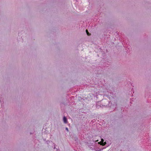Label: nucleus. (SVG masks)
I'll list each match as a JSON object with an SVG mask.
<instances>
[{"instance_id":"obj_1","label":"nucleus","mask_w":151,"mask_h":151,"mask_svg":"<svg viewBox=\"0 0 151 151\" xmlns=\"http://www.w3.org/2000/svg\"><path fill=\"white\" fill-rule=\"evenodd\" d=\"M63 120L64 123L67 124L68 123L67 119L65 116L63 117Z\"/></svg>"},{"instance_id":"obj_2","label":"nucleus","mask_w":151,"mask_h":151,"mask_svg":"<svg viewBox=\"0 0 151 151\" xmlns=\"http://www.w3.org/2000/svg\"><path fill=\"white\" fill-rule=\"evenodd\" d=\"M86 33H87V35L88 36H89V35H90V33L88 32V30L87 29H86Z\"/></svg>"},{"instance_id":"obj_3","label":"nucleus","mask_w":151,"mask_h":151,"mask_svg":"<svg viewBox=\"0 0 151 151\" xmlns=\"http://www.w3.org/2000/svg\"><path fill=\"white\" fill-rule=\"evenodd\" d=\"M78 99L79 100H81L82 99L81 98V97H78Z\"/></svg>"},{"instance_id":"obj_4","label":"nucleus","mask_w":151,"mask_h":151,"mask_svg":"<svg viewBox=\"0 0 151 151\" xmlns=\"http://www.w3.org/2000/svg\"><path fill=\"white\" fill-rule=\"evenodd\" d=\"M65 129H66V130L68 132V131H69L68 129V128L67 127H66V128H65Z\"/></svg>"},{"instance_id":"obj_5","label":"nucleus","mask_w":151,"mask_h":151,"mask_svg":"<svg viewBox=\"0 0 151 151\" xmlns=\"http://www.w3.org/2000/svg\"><path fill=\"white\" fill-rule=\"evenodd\" d=\"M56 151H60V150H57Z\"/></svg>"},{"instance_id":"obj_6","label":"nucleus","mask_w":151,"mask_h":151,"mask_svg":"<svg viewBox=\"0 0 151 151\" xmlns=\"http://www.w3.org/2000/svg\"><path fill=\"white\" fill-rule=\"evenodd\" d=\"M114 105L115 106L116 105V104H112L113 106Z\"/></svg>"}]
</instances>
